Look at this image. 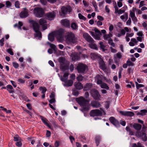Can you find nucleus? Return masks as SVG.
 <instances>
[{
	"instance_id": "f257e3e1",
	"label": "nucleus",
	"mask_w": 147,
	"mask_h": 147,
	"mask_svg": "<svg viewBox=\"0 0 147 147\" xmlns=\"http://www.w3.org/2000/svg\"><path fill=\"white\" fill-rule=\"evenodd\" d=\"M64 30L62 29H60L57 31L53 32L48 35V39L50 41H53L54 40V37L55 36L58 40L60 42H62L64 40Z\"/></svg>"
},
{
	"instance_id": "f03ea898",
	"label": "nucleus",
	"mask_w": 147,
	"mask_h": 147,
	"mask_svg": "<svg viewBox=\"0 0 147 147\" xmlns=\"http://www.w3.org/2000/svg\"><path fill=\"white\" fill-rule=\"evenodd\" d=\"M76 100L81 107V111L84 113L88 111L90 109L88 101L82 96L76 98Z\"/></svg>"
},
{
	"instance_id": "7ed1b4c3",
	"label": "nucleus",
	"mask_w": 147,
	"mask_h": 147,
	"mask_svg": "<svg viewBox=\"0 0 147 147\" xmlns=\"http://www.w3.org/2000/svg\"><path fill=\"white\" fill-rule=\"evenodd\" d=\"M66 42L68 44L76 43L78 41L77 38L74 34L71 32H67L65 36Z\"/></svg>"
},
{
	"instance_id": "20e7f679",
	"label": "nucleus",
	"mask_w": 147,
	"mask_h": 147,
	"mask_svg": "<svg viewBox=\"0 0 147 147\" xmlns=\"http://www.w3.org/2000/svg\"><path fill=\"white\" fill-rule=\"evenodd\" d=\"M31 23L32 24L33 29L36 33V36L39 38H41V33L39 31V26L36 22L32 21Z\"/></svg>"
},
{
	"instance_id": "39448f33",
	"label": "nucleus",
	"mask_w": 147,
	"mask_h": 147,
	"mask_svg": "<svg viewBox=\"0 0 147 147\" xmlns=\"http://www.w3.org/2000/svg\"><path fill=\"white\" fill-rule=\"evenodd\" d=\"M94 31H95V32L92 31H90V34L95 39L100 40L102 35L101 32L97 29H95Z\"/></svg>"
},
{
	"instance_id": "423d86ee",
	"label": "nucleus",
	"mask_w": 147,
	"mask_h": 147,
	"mask_svg": "<svg viewBox=\"0 0 147 147\" xmlns=\"http://www.w3.org/2000/svg\"><path fill=\"white\" fill-rule=\"evenodd\" d=\"M34 13L37 17L40 18L43 16L44 12V10L42 8L36 7L34 10Z\"/></svg>"
},
{
	"instance_id": "0eeeda50",
	"label": "nucleus",
	"mask_w": 147,
	"mask_h": 147,
	"mask_svg": "<svg viewBox=\"0 0 147 147\" xmlns=\"http://www.w3.org/2000/svg\"><path fill=\"white\" fill-rule=\"evenodd\" d=\"M91 96L95 100H99L100 99L101 96L98 90L93 89L91 90Z\"/></svg>"
},
{
	"instance_id": "6e6552de",
	"label": "nucleus",
	"mask_w": 147,
	"mask_h": 147,
	"mask_svg": "<svg viewBox=\"0 0 147 147\" xmlns=\"http://www.w3.org/2000/svg\"><path fill=\"white\" fill-rule=\"evenodd\" d=\"M71 8L69 6L66 7H63L61 8V11L59 12L60 15L62 16H64L67 13L71 11Z\"/></svg>"
},
{
	"instance_id": "1a4fd4ad",
	"label": "nucleus",
	"mask_w": 147,
	"mask_h": 147,
	"mask_svg": "<svg viewBox=\"0 0 147 147\" xmlns=\"http://www.w3.org/2000/svg\"><path fill=\"white\" fill-rule=\"evenodd\" d=\"M91 116H101L102 114V112L99 109H96L91 110L90 113Z\"/></svg>"
},
{
	"instance_id": "9d476101",
	"label": "nucleus",
	"mask_w": 147,
	"mask_h": 147,
	"mask_svg": "<svg viewBox=\"0 0 147 147\" xmlns=\"http://www.w3.org/2000/svg\"><path fill=\"white\" fill-rule=\"evenodd\" d=\"M87 67L86 65L80 63L78 65L77 69L79 73H82L85 71Z\"/></svg>"
},
{
	"instance_id": "9b49d317",
	"label": "nucleus",
	"mask_w": 147,
	"mask_h": 147,
	"mask_svg": "<svg viewBox=\"0 0 147 147\" xmlns=\"http://www.w3.org/2000/svg\"><path fill=\"white\" fill-rule=\"evenodd\" d=\"M136 134L138 137L141 138L143 141L145 142L147 140V135L145 133L138 132Z\"/></svg>"
},
{
	"instance_id": "f8f14e48",
	"label": "nucleus",
	"mask_w": 147,
	"mask_h": 147,
	"mask_svg": "<svg viewBox=\"0 0 147 147\" xmlns=\"http://www.w3.org/2000/svg\"><path fill=\"white\" fill-rule=\"evenodd\" d=\"M110 122L113 125L117 127H119L120 126V124L119 121L117 120L114 117H111L109 118Z\"/></svg>"
},
{
	"instance_id": "ddd939ff",
	"label": "nucleus",
	"mask_w": 147,
	"mask_h": 147,
	"mask_svg": "<svg viewBox=\"0 0 147 147\" xmlns=\"http://www.w3.org/2000/svg\"><path fill=\"white\" fill-rule=\"evenodd\" d=\"M83 36L85 39L90 43H92L94 41L93 38L87 33H84Z\"/></svg>"
},
{
	"instance_id": "4468645a",
	"label": "nucleus",
	"mask_w": 147,
	"mask_h": 147,
	"mask_svg": "<svg viewBox=\"0 0 147 147\" xmlns=\"http://www.w3.org/2000/svg\"><path fill=\"white\" fill-rule=\"evenodd\" d=\"M40 24L42 26V29L43 30L46 29L47 28L46 20L45 19H40L39 21Z\"/></svg>"
},
{
	"instance_id": "2eb2a0df",
	"label": "nucleus",
	"mask_w": 147,
	"mask_h": 147,
	"mask_svg": "<svg viewBox=\"0 0 147 147\" xmlns=\"http://www.w3.org/2000/svg\"><path fill=\"white\" fill-rule=\"evenodd\" d=\"M91 106L93 107L97 108L101 106L100 102L95 100L92 101L90 103Z\"/></svg>"
},
{
	"instance_id": "dca6fc26",
	"label": "nucleus",
	"mask_w": 147,
	"mask_h": 147,
	"mask_svg": "<svg viewBox=\"0 0 147 147\" xmlns=\"http://www.w3.org/2000/svg\"><path fill=\"white\" fill-rule=\"evenodd\" d=\"M120 113L121 115L127 116L132 117L134 115L133 112L131 111H121Z\"/></svg>"
},
{
	"instance_id": "f3484780",
	"label": "nucleus",
	"mask_w": 147,
	"mask_h": 147,
	"mask_svg": "<svg viewBox=\"0 0 147 147\" xmlns=\"http://www.w3.org/2000/svg\"><path fill=\"white\" fill-rule=\"evenodd\" d=\"M55 16V14L54 12L48 13L46 14V17L49 20H52L54 19Z\"/></svg>"
},
{
	"instance_id": "a211bd4d",
	"label": "nucleus",
	"mask_w": 147,
	"mask_h": 147,
	"mask_svg": "<svg viewBox=\"0 0 147 147\" xmlns=\"http://www.w3.org/2000/svg\"><path fill=\"white\" fill-rule=\"evenodd\" d=\"M28 15V11L26 8H24V11H22L20 14V17L22 18L26 17Z\"/></svg>"
},
{
	"instance_id": "6ab92c4d",
	"label": "nucleus",
	"mask_w": 147,
	"mask_h": 147,
	"mask_svg": "<svg viewBox=\"0 0 147 147\" xmlns=\"http://www.w3.org/2000/svg\"><path fill=\"white\" fill-rule=\"evenodd\" d=\"M61 23L62 25L66 27H68L70 26L69 21L66 19L62 20Z\"/></svg>"
},
{
	"instance_id": "aec40b11",
	"label": "nucleus",
	"mask_w": 147,
	"mask_h": 147,
	"mask_svg": "<svg viewBox=\"0 0 147 147\" xmlns=\"http://www.w3.org/2000/svg\"><path fill=\"white\" fill-rule=\"evenodd\" d=\"M112 36V34L111 32H109L108 34H105L103 36L104 39L105 40H107L109 41L111 40L112 39L111 38V37Z\"/></svg>"
},
{
	"instance_id": "412c9836",
	"label": "nucleus",
	"mask_w": 147,
	"mask_h": 147,
	"mask_svg": "<svg viewBox=\"0 0 147 147\" xmlns=\"http://www.w3.org/2000/svg\"><path fill=\"white\" fill-rule=\"evenodd\" d=\"M58 75L59 76L60 78V79L61 81L63 82H65L67 79L69 75V74L68 73H65L64 74L63 77H62L61 76H60L59 74H58Z\"/></svg>"
},
{
	"instance_id": "4be33fe9",
	"label": "nucleus",
	"mask_w": 147,
	"mask_h": 147,
	"mask_svg": "<svg viewBox=\"0 0 147 147\" xmlns=\"http://www.w3.org/2000/svg\"><path fill=\"white\" fill-rule=\"evenodd\" d=\"M92 86V83H86L85 85L83 87L84 90L87 91L90 90Z\"/></svg>"
},
{
	"instance_id": "5701e85b",
	"label": "nucleus",
	"mask_w": 147,
	"mask_h": 147,
	"mask_svg": "<svg viewBox=\"0 0 147 147\" xmlns=\"http://www.w3.org/2000/svg\"><path fill=\"white\" fill-rule=\"evenodd\" d=\"M71 57L73 61H76L79 59V56L78 54L76 53H73L71 54Z\"/></svg>"
},
{
	"instance_id": "b1692460",
	"label": "nucleus",
	"mask_w": 147,
	"mask_h": 147,
	"mask_svg": "<svg viewBox=\"0 0 147 147\" xmlns=\"http://www.w3.org/2000/svg\"><path fill=\"white\" fill-rule=\"evenodd\" d=\"M40 117L42 121L48 127H50V126L48 123V121L47 119L42 116H40Z\"/></svg>"
},
{
	"instance_id": "393cba45",
	"label": "nucleus",
	"mask_w": 147,
	"mask_h": 147,
	"mask_svg": "<svg viewBox=\"0 0 147 147\" xmlns=\"http://www.w3.org/2000/svg\"><path fill=\"white\" fill-rule=\"evenodd\" d=\"M142 125L138 123H135L133 125V127L136 130L138 131L140 130L142 128Z\"/></svg>"
},
{
	"instance_id": "a878e982",
	"label": "nucleus",
	"mask_w": 147,
	"mask_h": 147,
	"mask_svg": "<svg viewBox=\"0 0 147 147\" xmlns=\"http://www.w3.org/2000/svg\"><path fill=\"white\" fill-rule=\"evenodd\" d=\"M120 18L124 22H125L127 19L128 18V15L127 13H125L123 15L121 16L120 17Z\"/></svg>"
},
{
	"instance_id": "bb28decb",
	"label": "nucleus",
	"mask_w": 147,
	"mask_h": 147,
	"mask_svg": "<svg viewBox=\"0 0 147 147\" xmlns=\"http://www.w3.org/2000/svg\"><path fill=\"white\" fill-rule=\"evenodd\" d=\"M147 113V110L146 109H142L140 111V112H138L137 113V115H140L142 116H143L146 115V113Z\"/></svg>"
},
{
	"instance_id": "cd10ccee",
	"label": "nucleus",
	"mask_w": 147,
	"mask_h": 147,
	"mask_svg": "<svg viewBox=\"0 0 147 147\" xmlns=\"http://www.w3.org/2000/svg\"><path fill=\"white\" fill-rule=\"evenodd\" d=\"M7 88L10 93H13L14 92V90L13 89V88L11 85H8L7 86Z\"/></svg>"
},
{
	"instance_id": "c85d7f7f",
	"label": "nucleus",
	"mask_w": 147,
	"mask_h": 147,
	"mask_svg": "<svg viewBox=\"0 0 147 147\" xmlns=\"http://www.w3.org/2000/svg\"><path fill=\"white\" fill-rule=\"evenodd\" d=\"M74 86L78 90H80L83 88V86L82 83H76L74 84Z\"/></svg>"
},
{
	"instance_id": "c756f323",
	"label": "nucleus",
	"mask_w": 147,
	"mask_h": 147,
	"mask_svg": "<svg viewBox=\"0 0 147 147\" xmlns=\"http://www.w3.org/2000/svg\"><path fill=\"white\" fill-rule=\"evenodd\" d=\"M100 84L101 87L102 88L105 89L107 90L109 89V86L106 83H98Z\"/></svg>"
},
{
	"instance_id": "7c9ffc66",
	"label": "nucleus",
	"mask_w": 147,
	"mask_h": 147,
	"mask_svg": "<svg viewBox=\"0 0 147 147\" xmlns=\"http://www.w3.org/2000/svg\"><path fill=\"white\" fill-rule=\"evenodd\" d=\"M100 139L101 137L100 136H98L95 137V140L97 146H98L100 140Z\"/></svg>"
},
{
	"instance_id": "2f4dec72",
	"label": "nucleus",
	"mask_w": 147,
	"mask_h": 147,
	"mask_svg": "<svg viewBox=\"0 0 147 147\" xmlns=\"http://www.w3.org/2000/svg\"><path fill=\"white\" fill-rule=\"evenodd\" d=\"M130 16L131 18L133 21L134 23L136 24L138 20L137 18L135 16V14L129 15Z\"/></svg>"
},
{
	"instance_id": "473e14b6",
	"label": "nucleus",
	"mask_w": 147,
	"mask_h": 147,
	"mask_svg": "<svg viewBox=\"0 0 147 147\" xmlns=\"http://www.w3.org/2000/svg\"><path fill=\"white\" fill-rule=\"evenodd\" d=\"M94 41L92 43H90V44L89 45L91 49L97 50L98 48L97 45L95 44L94 43Z\"/></svg>"
},
{
	"instance_id": "72a5a7b5",
	"label": "nucleus",
	"mask_w": 147,
	"mask_h": 147,
	"mask_svg": "<svg viewBox=\"0 0 147 147\" xmlns=\"http://www.w3.org/2000/svg\"><path fill=\"white\" fill-rule=\"evenodd\" d=\"M71 27L73 30H76L77 29L78 26L77 24L73 22L71 24Z\"/></svg>"
},
{
	"instance_id": "f704fd0d",
	"label": "nucleus",
	"mask_w": 147,
	"mask_h": 147,
	"mask_svg": "<svg viewBox=\"0 0 147 147\" xmlns=\"http://www.w3.org/2000/svg\"><path fill=\"white\" fill-rule=\"evenodd\" d=\"M100 67L103 69L105 68V64L104 61L101 60L100 61L99 63Z\"/></svg>"
},
{
	"instance_id": "c9c22d12",
	"label": "nucleus",
	"mask_w": 147,
	"mask_h": 147,
	"mask_svg": "<svg viewBox=\"0 0 147 147\" xmlns=\"http://www.w3.org/2000/svg\"><path fill=\"white\" fill-rule=\"evenodd\" d=\"M132 147H144L141 143L138 142L137 144L133 143L132 144Z\"/></svg>"
},
{
	"instance_id": "e433bc0d",
	"label": "nucleus",
	"mask_w": 147,
	"mask_h": 147,
	"mask_svg": "<svg viewBox=\"0 0 147 147\" xmlns=\"http://www.w3.org/2000/svg\"><path fill=\"white\" fill-rule=\"evenodd\" d=\"M75 77L76 76L74 74H71L70 77V79L69 80V83H72L73 82V81L75 79Z\"/></svg>"
},
{
	"instance_id": "4c0bfd02",
	"label": "nucleus",
	"mask_w": 147,
	"mask_h": 147,
	"mask_svg": "<svg viewBox=\"0 0 147 147\" xmlns=\"http://www.w3.org/2000/svg\"><path fill=\"white\" fill-rule=\"evenodd\" d=\"M14 140L15 141L18 142L19 141H21L22 139L18 135L16 134L14 137Z\"/></svg>"
},
{
	"instance_id": "58836bf2",
	"label": "nucleus",
	"mask_w": 147,
	"mask_h": 147,
	"mask_svg": "<svg viewBox=\"0 0 147 147\" xmlns=\"http://www.w3.org/2000/svg\"><path fill=\"white\" fill-rule=\"evenodd\" d=\"M91 58L93 59H95L98 57V55L94 53H91L90 55Z\"/></svg>"
},
{
	"instance_id": "ea45409f",
	"label": "nucleus",
	"mask_w": 147,
	"mask_h": 147,
	"mask_svg": "<svg viewBox=\"0 0 147 147\" xmlns=\"http://www.w3.org/2000/svg\"><path fill=\"white\" fill-rule=\"evenodd\" d=\"M122 55L121 53L118 52L115 55L114 57L116 58L120 59L122 57Z\"/></svg>"
},
{
	"instance_id": "a19ab883",
	"label": "nucleus",
	"mask_w": 147,
	"mask_h": 147,
	"mask_svg": "<svg viewBox=\"0 0 147 147\" xmlns=\"http://www.w3.org/2000/svg\"><path fill=\"white\" fill-rule=\"evenodd\" d=\"M92 4L95 8L96 11L98 12L99 11L98 9L97 5L96 3V2L95 1H93L92 2Z\"/></svg>"
},
{
	"instance_id": "79ce46f5",
	"label": "nucleus",
	"mask_w": 147,
	"mask_h": 147,
	"mask_svg": "<svg viewBox=\"0 0 147 147\" xmlns=\"http://www.w3.org/2000/svg\"><path fill=\"white\" fill-rule=\"evenodd\" d=\"M6 7L7 8L10 7L12 5V4L9 1H7L5 2Z\"/></svg>"
},
{
	"instance_id": "37998d69",
	"label": "nucleus",
	"mask_w": 147,
	"mask_h": 147,
	"mask_svg": "<svg viewBox=\"0 0 147 147\" xmlns=\"http://www.w3.org/2000/svg\"><path fill=\"white\" fill-rule=\"evenodd\" d=\"M137 9L136 7H133L132 8V10L130 11V13L129 15H134L135 14V11Z\"/></svg>"
},
{
	"instance_id": "c03bdc74",
	"label": "nucleus",
	"mask_w": 147,
	"mask_h": 147,
	"mask_svg": "<svg viewBox=\"0 0 147 147\" xmlns=\"http://www.w3.org/2000/svg\"><path fill=\"white\" fill-rule=\"evenodd\" d=\"M99 44L100 45V49H101L103 51H105V46L103 45V42H99Z\"/></svg>"
},
{
	"instance_id": "a18cd8bd",
	"label": "nucleus",
	"mask_w": 147,
	"mask_h": 147,
	"mask_svg": "<svg viewBox=\"0 0 147 147\" xmlns=\"http://www.w3.org/2000/svg\"><path fill=\"white\" fill-rule=\"evenodd\" d=\"M40 90L42 91V93H45L47 89L45 87H40L39 88Z\"/></svg>"
},
{
	"instance_id": "49530a36",
	"label": "nucleus",
	"mask_w": 147,
	"mask_h": 147,
	"mask_svg": "<svg viewBox=\"0 0 147 147\" xmlns=\"http://www.w3.org/2000/svg\"><path fill=\"white\" fill-rule=\"evenodd\" d=\"M78 17L80 19H82L84 20H85L86 19V18L82 16L81 13H79L78 14Z\"/></svg>"
},
{
	"instance_id": "de8ad7c7",
	"label": "nucleus",
	"mask_w": 147,
	"mask_h": 147,
	"mask_svg": "<svg viewBox=\"0 0 147 147\" xmlns=\"http://www.w3.org/2000/svg\"><path fill=\"white\" fill-rule=\"evenodd\" d=\"M20 3L18 1H16L15 2V7L17 8H19L20 7Z\"/></svg>"
},
{
	"instance_id": "09e8293b",
	"label": "nucleus",
	"mask_w": 147,
	"mask_h": 147,
	"mask_svg": "<svg viewBox=\"0 0 147 147\" xmlns=\"http://www.w3.org/2000/svg\"><path fill=\"white\" fill-rule=\"evenodd\" d=\"M73 83H63V86L66 87H68L69 86H71L73 85Z\"/></svg>"
},
{
	"instance_id": "8fccbe9b",
	"label": "nucleus",
	"mask_w": 147,
	"mask_h": 147,
	"mask_svg": "<svg viewBox=\"0 0 147 147\" xmlns=\"http://www.w3.org/2000/svg\"><path fill=\"white\" fill-rule=\"evenodd\" d=\"M136 88L137 89H139V88L141 87L144 86L142 84H138V83H136Z\"/></svg>"
},
{
	"instance_id": "3c124183",
	"label": "nucleus",
	"mask_w": 147,
	"mask_h": 147,
	"mask_svg": "<svg viewBox=\"0 0 147 147\" xmlns=\"http://www.w3.org/2000/svg\"><path fill=\"white\" fill-rule=\"evenodd\" d=\"M21 141H19L17 142L16 144V146L18 147H21L22 145Z\"/></svg>"
},
{
	"instance_id": "603ef678",
	"label": "nucleus",
	"mask_w": 147,
	"mask_h": 147,
	"mask_svg": "<svg viewBox=\"0 0 147 147\" xmlns=\"http://www.w3.org/2000/svg\"><path fill=\"white\" fill-rule=\"evenodd\" d=\"M105 10L106 12L108 13H109L110 12V9L109 8L108 5H106L105 8Z\"/></svg>"
},
{
	"instance_id": "864d4df0",
	"label": "nucleus",
	"mask_w": 147,
	"mask_h": 147,
	"mask_svg": "<svg viewBox=\"0 0 147 147\" xmlns=\"http://www.w3.org/2000/svg\"><path fill=\"white\" fill-rule=\"evenodd\" d=\"M77 79L79 81H81L83 80V78L81 75H79L77 78Z\"/></svg>"
},
{
	"instance_id": "5fc2aeb1",
	"label": "nucleus",
	"mask_w": 147,
	"mask_h": 147,
	"mask_svg": "<svg viewBox=\"0 0 147 147\" xmlns=\"http://www.w3.org/2000/svg\"><path fill=\"white\" fill-rule=\"evenodd\" d=\"M48 43L49 44L51 48L53 49L54 50H55L56 47L55 45L53 44H51L49 43Z\"/></svg>"
},
{
	"instance_id": "6e6d98bb",
	"label": "nucleus",
	"mask_w": 147,
	"mask_h": 147,
	"mask_svg": "<svg viewBox=\"0 0 147 147\" xmlns=\"http://www.w3.org/2000/svg\"><path fill=\"white\" fill-rule=\"evenodd\" d=\"M73 94L76 96H78L79 94V92L78 91L74 90L73 91Z\"/></svg>"
},
{
	"instance_id": "4d7b16f0",
	"label": "nucleus",
	"mask_w": 147,
	"mask_h": 147,
	"mask_svg": "<svg viewBox=\"0 0 147 147\" xmlns=\"http://www.w3.org/2000/svg\"><path fill=\"white\" fill-rule=\"evenodd\" d=\"M131 41L135 44V45H137L138 42V41L135 38H132L131 39Z\"/></svg>"
},
{
	"instance_id": "13d9d810",
	"label": "nucleus",
	"mask_w": 147,
	"mask_h": 147,
	"mask_svg": "<svg viewBox=\"0 0 147 147\" xmlns=\"http://www.w3.org/2000/svg\"><path fill=\"white\" fill-rule=\"evenodd\" d=\"M131 19L130 18H129V19L127 20L126 22V24L127 25L129 26L131 25Z\"/></svg>"
},
{
	"instance_id": "bf43d9fd",
	"label": "nucleus",
	"mask_w": 147,
	"mask_h": 147,
	"mask_svg": "<svg viewBox=\"0 0 147 147\" xmlns=\"http://www.w3.org/2000/svg\"><path fill=\"white\" fill-rule=\"evenodd\" d=\"M127 63L128 66H133L134 65L133 63L131 62L129 60L127 61Z\"/></svg>"
},
{
	"instance_id": "052dcab7",
	"label": "nucleus",
	"mask_w": 147,
	"mask_h": 147,
	"mask_svg": "<svg viewBox=\"0 0 147 147\" xmlns=\"http://www.w3.org/2000/svg\"><path fill=\"white\" fill-rule=\"evenodd\" d=\"M108 43L113 47H114L115 46V44L113 42L112 39L108 41Z\"/></svg>"
},
{
	"instance_id": "680f3d73",
	"label": "nucleus",
	"mask_w": 147,
	"mask_h": 147,
	"mask_svg": "<svg viewBox=\"0 0 147 147\" xmlns=\"http://www.w3.org/2000/svg\"><path fill=\"white\" fill-rule=\"evenodd\" d=\"M109 30L110 31V32H111L113 29L114 27L112 24H109Z\"/></svg>"
},
{
	"instance_id": "e2e57ef3",
	"label": "nucleus",
	"mask_w": 147,
	"mask_h": 147,
	"mask_svg": "<svg viewBox=\"0 0 147 147\" xmlns=\"http://www.w3.org/2000/svg\"><path fill=\"white\" fill-rule=\"evenodd\" d=\"M117 7L119 8L122 7L123 6V3L122 1L117 2Z\"/></svg>"
},
{
	"instance_id": "0e129e2a",
	"label": "nucleus",
	"mask_w": 147,
	"mask_h": 147,
	"mask_svg": "<svg viewBox=\"0 0 147 147\" xmlns=\"http://www.w3.org/2000/svg\"><path fill=\"white\" fill-rule=\"evenodd\" d=\"M7 52L10 54L11 55H13V53L11 49H9L7 50Z\"/></svg>"
},
{
	"instance_id": "69168bd1",
	"label": "nucleus",
	"mask_w": 147,
	"mask_h": 147,
	"mask_svg": "<svg viewBox=\"0 0 147 147\" xmlns=\"http://www.w3.org/2000/svg\"><path fill=\"white\" fill-rule=\"evenodd\" d=\"M137 35L140 37H142L143 36V34L142 31H139L137 33Z\"/></svg>"
},
{
	"instance_id": "338daca9",
	"label": "nucleus",
	"mask_w": 147,
	"mask_h": 147,
	"mask_svg": "<svg viewBox=\"0 0 147 147\" xmlns=\"http://www.w3.org/2000/svg\"><path fill=\"white\" fill-rule=\"evenodd\" d=\"M41 3L43 5H46L47 3V0H40Z\"/></svg>"
},
{
	"instance_id": "774afa93",
	"label": "nucleus",
	"mask_w": 147,
	"mask_h": 147,
	"mask_svg": "<svg viewBox=\"0 0 147 147\" xmlns=\"http://www.w3.org/2000/svg\"><path fill=\"white\" fill-rule=\"evenodd\" d=\"M13 66L15 68H17L19 67L18 64L16 62H13Z\"/></svg>"
}]
</instances>
